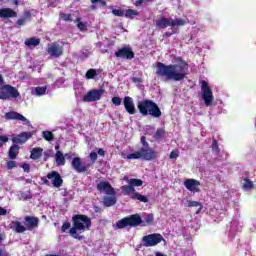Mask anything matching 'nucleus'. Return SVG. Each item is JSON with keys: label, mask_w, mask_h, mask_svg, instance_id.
<instances>
[{"label": "nucleus", "mask_w": 256, "mask_h": 256, "mask_svg": "<svg viewBox=\"0 0 256 256\" xmlns=\"http://www.w3.org/2000/svg\"><path fill=\"white\" fill-rule=\"evenodd\" d=\"M41 181L44 183V185H49V180H47V178L42 177Z\"/></svg>", "instance_id": "obj_55"}, {"label": "nucleus", "mask_w": 256, "mask_h": 256, "mask_svg": "<svg viewBox=\"0 0 256 256\" xmlns=\"http://www.w3.org/2000/svg\"><path fill=\"white\" fill-rule=\"evenodd\" d=\"M21 93L11 84H5L0 88V99L2 101H11V99H19Z\"/></svg>", "instance_id": "obj_7"}, {"label": "nucleus", "mask_w": 256, "mask_h": 256, "mask_svg": "<svg viewBox=\"0 0 256 256\" xmlns=\"http://www.w3.org/2000/svg\"><path fill=\"white\" fill-rule=\"evenodd\" d=\"M156 67V75L164 77L166 81H183L189 71V64L185 60H180V63L170 65L157 62Z\"/></svg>", "instance_id": "obj_1"}, {"label": "nucleus", "mask_w": 256, "mask_h": 256, "mask_svg": "<svg viewBox=\"0 0 256 256\" xmlns=\"http://www.w3.org/2000/svg\"><path fill=\"white\" fill-rule=\"evenodd\" d=\"M100 3L103 7H107V1L105 0H100Z\"/></svg>", "instance_id": "obj_58"}, {"label": "nucleus", "mask_w": 256, "mask_h": 256, "mask_svg": "<svg viewBox=\"0 0 256 256\" xmlns=\"http://www.w3.org/2000/svg\"><path fill=\"white\" fill-rule=\"evenodd\" d=\"M131 199H133V201H140L141 203H149V198H147V196L139 194V192H134L131 195Z\"/></svg>", "instance_id": "obj_25"}, {"label": "nucleus", "mask_w": 256, "mask_h": 256, "mask_svg": "<svg viewBox=\"0 0 256 256\" xmlns=\"http://www.w3.org/2000/svg\"><path fill=\"white\" fill-rule=\"evenodd\" d=\"M22 169L25 173H29V171H31V166L28 163H24Z\"/></svg>", "instance_id": "obj_48"}, {"label": "nucleus", "mask_w": 256, "mask_h": 256, "mask_svg": "<svg viewBox=\"0 0 256 256\" xmlns=\"http://www.w3.org/2000/svg\"><path fill=\"white\" fill-rule=\"evenodd\" d=\"M254 185L251 182V180H249V178L244 179V184H243V189L249 190V189H253Z\"/></svg>", "instance_id": "obj_38"}, {"label": "nucleus", "mask_w": 256, "mask_h": 256, "mask_svg": "<svg viewBox=\"0 0 256 256\" xmlns=\"http://www.w3.org/2000/svg\"><path fill=\"white\" fill-rule=\"evenodd\" d=\"M21 148L19 147V145L14 144L12 146H10L9 150H8V157L9 159H17V156L19 155V150Z\"/></svg>", "instance_id": "obj_23"}, {"label": "nucleus", "mask_w": 256, "mask_h": 256, "mask_svg": "<svg viewBox=\"0 0 256 256\" xmlns=\"http://www.w3.org/2000/svg\"><path fill=\"white\" fill-rule=\"evenodd\" d=\"M66 159H71L72 158V155H71V153H67V154H65V156H64Z\"/></svg>", "instance_id": "obj_60"}, {"label": "nucleus", "mask_w": 256, "mask_h": 256, "mask_svg": "<svg viewBox=\"0 0 256 256\" xmlns=\"http://www.w3.org/2000/svg\"><path fill=\"white\" fill-rule=\"evenodd\" d=\"M164 136H165V129L164 128H157V130L154 134V139L156 141H159V140L163 139Z\"/></svg>", "instance_id": "obj_29"}, {"label": "nucleus", "mask_w": 256, "mask_h": 256, "mask_svg": "<svg viewBox=\"0 0 256 256\" xmlns=\"http://www.w3.org/2000/svg\"><path fill=\"white\" fill-rule=\"evenodd\" d=\"M141 82H142L141 78L132 77V83H141Z\"/></svg>", "instance_id": "obj_54"}, {"label": "nucleus", "mask_w": 256, "mask_h": 256, "mask_svg": "<svg viewBox=\"0 0 256 256\" xmlns=\"http://www.w3.org/2000/svg\"><path fill=\"white\" fill-rule=\"evenodd\" d=\"M10 229L15 231V233H25V231H27V228L19 221H11Z\"/></svg>", "instance_id": "obj_21"}, {"label": "nucleus", "mask_w": 256, "mask_h": 256, "mask_svg": "<svg viewBox=\"0 0 256 256\" xmlns=\"http://www.w3.org/2000/svg\"><path fill=\"white\" fill-rule=\"evenodd\" d=\"M46 177H47V179L52 180V185L56 189H59V187H61L63 185V178L61 177V174H59V172H57V171H52V172L48 173Z\"/></svg>", "instance_id": "obj_14"}, {"label": "nucleus", "mask_w": 256, "mask_h": 256, "mask_svg": "<svg viewBox=\"0 0 256 256\" xmlns=\"http://www.w3.org/2000/svg\"><path fill=\"white\" fill-rule=\"evenodd\" d=\"M142 143V147L139 151L128 154L126 159H143V161H155L159 155L155 151V149L149 146V142H147V138L145 136H141L140 139Z\"/></svg>", "instance_id": "obj_2"}, {"label": "nucleus", "mask_w": 256, "mask_h": 256, "mask_svg": "<svg viewBox=\"0 0 256 256\" xmlns=\"http://www.w3.org/2000/svg\"><path fill=\"white\" fill-rule=\"evenodd\" d=\"M20 139H22V141H24V143H27V141H29V139H31V137H33V133L31 132H22L19 134Z\"/></svg>", "instance_id": "obj_33"}, {"label": "nucleus", "mask_w": 256, "mask_h": 256, "mask_svg": "<svg viewBox=\"0 0 256 256\" xmlns=\"http://www.w3.org/2000/svg\"><path fill=\"white\" fill-rule=\"evenodd\" d=\"M188 207H199V209L196 211V215H199V213H201V209H203V204L197 201H188Z\"/></svg>", "instance_id": "obj_30"}, {"label": "nucleus", "mask_w": 256, "mask_h": 256, "mask_svg": "<svg viewBox=\"0 0 256 256\" xmlns=\"http://www.w3.org/2000/svg\"><path fill=\"white\" fill-rule=\"evenodd\" d=\"M77 28L79 31L85 32L87 31V23L81 22V18H76Z\"/></svg>", "instance_id": "obj_32"}, {"label": "nucleus", "mask_w": 256, "mask_h": 256, "mask_svg": "<svg viewBox=\"0 0 256 256\" xmlns=\"http://www.w3.org/2000/svg\"><path fill=\"white\" fill-rule=\"evenodd\" d=\"M27 20L25 18H22V19H18L17 22H16V25H19L20 27L25 25V22Z\"/></svg>", "instance_id": "obj_50"}, {"label": "nucleus", "mask_w": 256, "mask_h": 256, "mask_svg": "<svg viewBox=\"0 0 256 256\" xmlns=\"http://www.w3.org/2000/svg\"><path fill=\"white\" fill-rule=\"evenodd\" d=\"M55 149H56V150L59 149V145L55 146Z\"/></svg>", "instance_id": "obj_63"}, {"label": "nucleus", "mask_w": 256, "mask_h": 256, "mask_svg": "<svg viewBox=\"0 0 256 256\" xmlns=\"http://www.w3.org/2000/svg\"><path fill=\"white\" fill-rule=\"evenodd\" d=\"M173 35V32H165L163 37L167 38V37H171Z\"/></svg>", "instance_id": "obj_56"}, {"label": "nucleus", "mask_w": 256, "mask_h": 256, "mask_svg": "<svg viewBox=\"0 0 256 256\" xmlns=\"http://www.w3.org/2000/svg\"><path fill=\"white\" fill-rule=\"evenodd\" d=\"M91 8H92V9H95V6H94V5H92V6H91Z\"/></svg>", "instance_id": "obj_64"}, {"label": "nucleus", "mask_w": 256, "mask_h": 256, "mask_svg": "<svg viewBox=\"0 0 256 256\" xmlns=\"http://www.w3.org/2000/svg\"><path fill=\"white\" fill-rule=\"evenodd\" d=\"M40 43H41V39L35 38V37L28 38L25 41V45H27V47H37V45H39Z\"/></svg>", "instance_id": "obj_26"}, {"label": "nucleus", "mask_w": 256, "mask_h": 256, "mask_svg": "<svg viewBox=\"0 0 256 256\" xmlns=\"http://www.w3.org/2000/svg\"><path fill=\"white\" fill-rule=\"evenodd\" d=\"M47 53H49L51 57H61V55H63V46H60L57 43H52V45L48 47Z\"/></svg>", "instance_id": "obj_17"}, {"label": "nucleus", "mask_w": 256, "mask_h": 256, "mask_svg": "<svg viewBox=\"0 0 256 256\" xmlns=\"http://www.w3.org/2000/svg\"><path fill=\"white\" fill-rule=\"evenodd\" d=\"M129 185L131 186V187H141L142 185H143V180H141V179H137V178H131L130 180H129Z\"/></svg>", "instance_id": "obj_31"}, {"label": "nucleus", "mask_w": 256, "mask_h": 256, "mask_svg": "<svg viewBox=\"0 0 256 256\" xmlns=\"http://www.w3.org/2000/svg\"><path fill=\"white\" fill-rule=\"evenodd\" d=\"M43 155V148L36 147L31 150L30 159L37 161V159H41Z\"/></svg>", "instance_id": "obj_24"}, {"label": "nucleus", "mask_w": 256, "mask_h": 256, "mask_svg": "<svg viewBox=\"0 0 256 256\" xmlns=\"http://www.w3.org/2000/svg\"><path fill=\"white\" fill-rule=\"evenodd\" d=\"M201 91H202V99L205 103L206 107H211L213 105L214 97H213V90L209 86V83L205 80L201 82Z\"/></svg>", "instance_id": "obj_9"}, {"label": "nucleus", "mask_w": 256, "mask_h": 256, "mask_svg": "<svg viewBox=\"0 0 256 256\" xmlns=\"http://www.w3.org/2000/svg\"><path fill=\"white\" fill-rule=\"evenodd\" d=\"M124 15L127 19H133V16L139 15V13L133 9H128Z\"/></svg>", "instance_id": "obj_37"}, {"label": "nucleus", "mask_w": 256, "mask_h": 256, "mask_svg": "<svg viewBox=\"0 0 256 256\" xmlns=\"http://www.w3.org/2000/svg\"><path fill=\"white\" fill-rule=\"evenodd\" d=\"M96 189L100 193H103V191H104V193H106V195H117L115 188H113V186H111V183H109L108 181H100L96 185Z\"/></svg>", "instance_id": "obj_13"}, {"label": "nucleus", "mask_w": 256, "mask_h": 256, "mask_svg": "<svg viewBox=\"0 0 256 256\" xmlns=\"http://www.w3.org/2000/svg\"><path fill=\"white\" fill-rule=\"evenodd\" d=\"M42 137L45 141H53L55 138L53 137V132L51 131H43Z\"/></svg>", "instance_id": "obj_35"}, {"label": "nucleus", "mask_w": 256, "mask_h": 256, "mask_svg": "<svg viewBox=\"0 0 256 256\" xmlns=\"http://www.w3.org/2000/svg\"><path fill=\"white\" fill-rule=\"evenodd\" d=\"M199 185H201V182H199V180L187 179L184 181V186L188 191H191L192 193L199 192Z\"/></svg>", "instance_id": "obj_16"}, {"label": "nucleus", "mask_w": 256, "mask_h": 256, "mask_svg": "<svg viewBox=\"0 0 256 256\" xmlns=\"http://www.w3.org/2000/svg\"><path fill=\"white\" fill-rule=\"evenodd\" d=\"M7 215V209L0 206V216Z\"/></svg>", "instance_id": "obj_52"}, {"label": "nucleus", "mask_w": 256, "mask_h": 256, "mask_svg": "<svg viewBox=\"0 0 256 256\" xmlns=\"http://www.w3.org/2000/svg\"><path fill=\"white\" fill-rule=\"evenodd\" d=\"M101 0H91V3L95 4V3H100Z\"/></svg>", "instance_id": "obj_62"}, {"label": "nucleus", "mask_w": 256, "mask_h": 256, "mask_svg": "<svg viewBox=\"0 0 256 256\" xmlns=\"http://www.w3.org/2000/svg\"><path fill=\"white\" fill-rule=\"evenodd\" d=\"M5 233L0 232V241H5Z\"/></svg>", "instance_id": "obj_57"}, {"label": "nucleus", "mask_w": 256, "mask_h": 256, "mask_svg": "<svg viewBox=\"0 0 256 256\" xmlns=\"http://www.w3.org/2000/svg\"><path fill=\"white\" fill-rule=\"evenodd\" d=\"M123 105L125 111L128 112L129 115H135V113H137V110L135 109V103L133 102V98H131L130 96L124 97Z\"/></svg>", "instance_id": "obj_15"}, {"label": "nucleus", "mask_w": 256, "mask_h": 256, "mask_svg": "<svg viewBox=\"0 0 256 256\" xmlns=\"http://www.w3.org/2000/svg\"><path fill=\"white\" fill-rule=\"evenodd\" d=\"M121 191L122 195H131V193L133 195V193H136L135 188L131 184L122 186Z\"/></svg>", "instance_id": "obj_27"}, {"label": "nucleus", "mask_w": 256, "mask_h": 256, "mask_svg": "<svg viewBox=\"0 0 256 256\" xmlns=\"http://www.w3.org/2000/svg\"><path fill=\"white\" fill-rule=\"evenodd\" d=\"M112 13L115 15V17H123L125 16V11L121 9H113Z\"/></svg>", "instance_id": "obj_42"}, {"label": "nucleus", "mask_w": 256, "mask_h": 256, "mask_svg": "<svg viewBox=\"0 0 256 256\" xmlns=\"http://www.w3.org/2000/svg\"><path fill=\"white\" fill-rule=\"evenodd\" d=\"M61 19H63V21H71V14H62L61 15Z\"/></svg>", "instance_id": "obj_49"}, {"label": "nucleus", "mask_w": 256, "mask_h": 256, "mask_svg": "<svg viewBox=\"0 0 256 256\" xmlns=\"http://www.w3.org/2000/svg\"><path fill=\"white\" fill-rule=\"evenodd\" d=\"M91 163L83 164V161L80 157L73 158L71 162V167L76 171V173H87L95 163H97L98 155L97 152H90L89 154Z\"/></svg>", "instance_id": "obj_5"}, {"label": "nucleus", "mask_w": 256, "mask_h": 256, "mask_svg": "<svg viewBox=\"0 0 256 256\" xmlns=\"http://www.w3.org/2000/svg\"><path fill=\"white\" fill-rule=\"evenodd\" d=\"M170 159H177V157H179V151L178 150H173L171 153H170Z\"/></svg>", "instance_id": "obj_47"}, {"label": "nucleus", "mask_w": 256, "mask_h": 256, "mask_svg": "<svg viewBox=\"0 0 256 256\" xmlns=\"http://www.w3.org/2000/svg\"><path fill=\"white\" fill-rule=\"evenodd\" d=\"M153 221H155V217L153 216V214H147V216L145 217V223L144 225H153Z\"/></svg>", "instance_id": "obj_40"}, {"label": "nucleus", "mask_w": 256, "mask_h": 256, "mask_svg": "<svg viewBox=\"0 0 256 256\" xmlns=\"http://www.w3.org/2000/svg\"><path fill=\"white\" fill-rule=\"evenodd\" d=\"M17 17V13L12 8H0L1 19H12Z\"/></svg>", "instance_id": "obj_18"}, {"label": "nucleus", "mask_w": 256, "mask_h": 256, "mask_svg": "<svg viewBox=\"0 0 256 256\" xmlns=\"http://www.w3.org/2000/svg\"><path fill=\"white\" fill-rule=\"evenodd\" d=\"M143 223V219L139 214H132L128 217L120 219L116 223L117 229H125V227H139Z\"/></svg>", "instance_id": "obj_6"}, {"label": "nucleus", "mask_w": 256, "mask_h": 256, "mask_svg": "<svg viewBox=\"0 0 256 256\" xmlns=\"http://www.w3.org/2000/svg\"><path fill=\"white\" fill-rule=\"evenodd\" d=\"M5 118L8 120H14V121H27V118L23 116V114H20L15 111H10L5 114Z\"/></svg>", "instance_id": "obj_20"}, {"label": "nucleus", "mask_w": 256, "mask_h": 256, "mask_svg": "<svg viewBox=\"0 0 256 256\" xmlns=\"http://www.w3.org/2000/svg\"><path fill=\"white\" fill-rule=\"evenodd\" d=\"M26 223L28 224L27 229L28 231H32V229H37L39 227V218L33 216H26L25 218Z\"/></svg>", "instance_id": "obj_19"}, {"label": "nucleus", "mask_w": 256, "mask_h": 256, "mask_svg": "<svg viewBox=\"0 0 256 256\" xmlns=\"http://www.w3.org/2000/svg\"><path fill=\"white\" fill-rule=\"evenodd\" d=\"M9 141V137L5 135H0V148L3 147L4 143H7Z\"/></svg>", "instance_id": "obj_46"}, {"label": "nucleus", "mask_w": 256, "mask_h": 256, "mask_svg": "<svg viewBox=\"0 0 256 256\" xmlns=\"http://www.w3.org/2000/svg\"><path fill=\"white\" fill-rule=\"evenodd\" d=\"M3 82H4L3 75L0 74V85H3Z\"/></svg>", "instance_id": "obj_61"}, {"label": "nucleus", "mask_w": 256, "mask_h": 256, "mask_svg": "<svg viewBox=\"0 0 256 256\" xmlns=\"http://www.w3.org/2000/svg\"><path fill=\"white\" fill-rule=\"evenodd\" d=\"M12 143H15V145H23V143H25V140H22L18 134L16 137H12Z\"/></svg>", "instance_id": "obj_41"}, {"label": "nucleus", "mask_w": 256, "mask_h": 256, "mask_svg": "<svg viewBox=\"0 0 256 256\" xmlns=\"http://www.w3.org/2000/svg\"><path fill=\"white\" fill-rule=\"evenodd\" d=\"M137 107L139 113H141L143 117H147V115H150L155 119H159V117H161L162 115L161 108H159V105H157V103H155L153 100L144 99L142 101H139L137 103Z\"/></svg>", "instance_id": "obj_4"}, {"label": "nucleus", "mask_w": 256, "mask_h": 256, "mask_svg": "<svg viewBox=\"0 0 256 256\" xmlns=\"http://www.w3.org/2000/svg\"><path fill=\"white\" fill-rule=\"evenodd\" d=\"M105 89H92L83 96L84 103H93L103 97Z\"/></svg>", "instance_id": "obj_11"}, {"label": "nucleus", "mask_w": 256, "mask_h": 256, "mask_svg": "<svg viewBox=\"0 0 256 256\" xmlns=\"http://www.w3.org/2000/svg\"><path fill=\"white\" fill-rule=\"evenodd\" d=\"M115 57L118 59H128L131 61V59H134L135 57V52H133L131 47H122L115 52Z\"/></svg>", "instance_id": "obj_12"}, {"label": "nucleus", "mask_w": 256, "mask_h": 256, "mask_svg": "<svg viewBox=\"0 0 256 256\" xmlns=\"http://www.w3.org/2000/svg\"><path fill=\"white\" fill-rule=\"evenodd\" d=\"M161 241H163V235L159 233L148 234L142 238L143 247H155V245H159Z\"/></svg>", "instance_id": "obj_10"}, {"label": "nucleus", "mask_w": 256, "mask_h": 256, "mask_svg": "<svg viewBox=\"0 0 256 256\" xmlns=\"http://www.w3.org/2000/svg\"><path fill=\"white\" fill-rule=\"evenodd\" d=\"M44 161H47V159L50 157L49 153L45 152L44 153Z\"/></svg>", "instance_id": "obj_59"}, {"label": "nucleus", "mask_w": 256, "mask_h": 256, "mask_svg": "<svg viewBox=\"0 0 256 256\" xmlns=\"http://www.w3.org/2000/svg\"><path fill=\"white\" fill-rule=\"evenodd\" d=\"M56 163L59 166L65 165V156L63 155V153L61 151L56 152Z\"/></svg>", "instance_id": "obj_28"}, {"label": "nucleus", "mask_w": 256, "mask_h": 256, "mask_svg": "<svg viewBox=\"0 0 256 256\" xmlns=\"http://www.w3.org/2000/svg\"><path fill=\"white\" fill-rule=\"evenodd\" d=\"M143 3H145V0H137V1L135 2V6H136V7H141V5H143Z\"/></svg>", "instance_id": "obj_53"}, {"label": "nucleus", "mask_w": 256, "mask_h": 256, "mask_svg": "<svg viewBox=\"0 0 256 256\" xmlns=\"http://www.w3.org/2000/svg\"><path fill=\"white\" fill-rule=\"evenodd\" d=\"M45 93H47V87L38 86L35 88V95H38V97H41V95H45Z\"/></svg>", "instance_id": "obj_36"}, {"label": "nucleus", "mask_w": 256, "mask_h": 256, "mask_svg": "<svg viewBox=\"0 0 256 256\" xmlns=\"http://www.w3.org/2000/svg\"><path fill=\"white\" fill-rule=\"evenodd\" d=\"M86 79H94L97 77V70L96 69H89L85 74Z\"/></svg>", "instance_id": "obj_34"}, {"label": "nucleus", "mask_w": 256, "mask_h": 256, "mask_svg": "<svg viewBox=\"0 0 256 256\" xmlns=\"http://www.w3.org/2000/svg\"><path fill=\"white\" fill-rule=\"evenodd\" d=\"M98 155H100V157H105V150L103 148H99Z\"/></svg>", "instance_id": "obj_51"}, {"label": "nucleus", "mask_w": 256, "mask_h": 256, "mask_svg": "<svg viewBox=\"0 0 256 256\" xmlns=\"http://www.w3.org/2000/svg\"><path fill=\"white\" fill-rule=\"evenodd\" d=\"M187 25V22L181 18H166L162 16L160 19L156 20V27L159 29H166V27H183Z\"/></svg>", "instance_id": "obj_8"}, {"label": "nucleus", "mask_w": 256, "mask_h": 256, "mask_svg": "<svg viewBox=\"0 0 256 256\" xmlns=\"http://www.w3.org/2000/svg\"><path fill=\"white\" fill-rule=\"evenodd\" d=\"M122 102H123V98H121L119 96L112 97V103H113V105H115V107H119Z\"/></svg>", "instance_id": "obj_39"}, {"label": "nucleus", "mask_w": 256, "mask_h": 256, "mask_svg": "<svg viewBox=\"0 0 256 256\" xmlns=\"http://www.w3.org/2000/svg\"><path fill=\"white\" fill-rule=\"evenodd\" d=\"M116 203H117L116 195L104 196L103 198L104 207H113V205H115Z\"/></svg>", "instance_id": "obj_22"}, {"label": "nucleus", "mask_w": 256, "mask_h": 256, "mask_svg": "<svg viewBox=\"0 0 256 256\" xmlns=\"http://www.w3.org/2000/svg\"><path fill=\"white\" fill-rule=\"evenodd\" d=\"M68 229H71V222H64L61 227L62 233H65Z\"/></svg>", "instance_id": "obj_44"}, {"label": "nucleus", "mask_w": 256, "mask_h": 256, "mask_svg": "<svg viewBox=\"0 0 256 256\" xmlns=\"http://www.w3.org/2000/svg\"><path fill=\"white\" fill-rule=\"evenodd\" d=\"M7 169H15L17 167V162L10 160L6 163Z\"/></svg>", "instance_id": "obj_45"}, {"label": "nucleus", "mask_w": 256, "mask_h": 256, "mask_svg": "<svg viewBox=\"0 0 256 256\" xmlns=\"http://www.w3.org/2000/svg\"><path fill=\"white\" fill-rule=\"evenodd\" d=\"M212 151H215L216 153H219V144L217 143V139H213L212 141Z\"/></svg>", "instance_id": "obj_43"}, {"label": "nucleus", "mask_w": 256, "mask_h": 256, "mask_svg": "<svg viewBox=\"0 0 256 256\" xmlns=\"http://www.w3.org/2000/svg\"><path fill=\"white\" fill-rule=\"evenodd\" d=\"M73 227L69 230V234L73 239L82 241L83 236L77 234V231H85V229H91V218L87 215L76 214L72 217Z\"/></svg>", "instance_id": "obj_3"}]
</instances>
